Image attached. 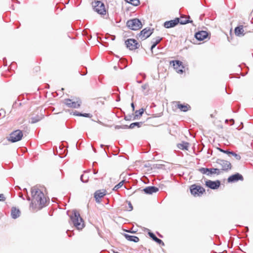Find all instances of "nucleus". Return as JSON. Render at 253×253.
Segmentation results:
<instances>
[{
    "label": "nucleus",
    "instance_id": "nucleus-1",
    "mask_svg": "<svg viewBox=\"0 0 253 253\" xmlns=\"http://www.w3.org/2000/svg\"><path fill=\"white\" fill-rule=\"evenodd\" d=\"M32 202L30 209L33 211H37L45 206L46 199L43 193L37 186L31 188Z\"/></svg>",
    "mask_w": 253,
    "mask_h": 253
},
{
    "label": "nucleus",
    "instance_id": "nucleus-2",
    "mask_svg": "<svg viewBox=\"0 0 253 253\" xmlns=\"http://www.w3.org/2000/svg\"><path fill=\"white\" fill-rule=\"evenodd\" d=\"M70 218L74 225L78 230L82 229L84 226V221L78 211H74L73 213L70 216Z\"/></svg>",
    "mask_w": 253,
    "mask_h": 253
},
{
    "label": "nucleus",
    "instance_id": "nucleus-3",
    "mask_svg": "<svg viewBox=\"0 0 253 253\" xmlns=\"http://www.w3.org/2000/svg\"><path fill=\"white\" fill-rule=\"evenodd\" d=\"M92 6L95 11L100 15H105L106 9L104 3L99 0H94L92 2Z\"/></svg>",
    "mask_w": 253,
    "mask_h": 253
},
{
    "label": "nucleus",
    "instance_id": "nucleus-4",
    "mask_svg": "<svg viewBox=\"0 0 253 253\" xmlns=\"http://www.w3.org/2000/svg\"><path fill=\"white\" fill-rule=\"evenodd\" d=\"M23 136V133L22 130L17 129L12 131L7 138V140L14 143L21 140Z\"/></svg>",
    "mask_w": 253,
    "mask_h": 253
},
{
    "label": "nucleus",
    "instance_id": "nucleus-5",
    "mask_svg": "<svg viewBox=\"0 0 253 253\" xmlns=\"http://www.w3.org/2000/svg\"><path fill=\"white\" fill-rule=\"evenodd\" d=\"M64 104L68 107L71 108H78L80 107L82 101L79 98L65 99L63 101Z\"/></svg>",
    "mask_w": 253,
    "mask_h": 253
},
{
    "label": "nucleus",
    "instance_id": "nucleus-6",
    "mask_svg": "<svg viewBox=\"0 0 253 253\" xmlns=\"http://www.w3.org/2000/svg\"><path fill=\"white\" fill-rule=\"evenodd\" d=\"M126 25L130 29L132 30H139L142 26L141 21L137 18L128 20Z\"/></svg>",
    "mask_w": 253,
    "mask_h": 253
},
{
    "label": "nucleus",
    "instance_id": "nucleus-7",
    "mask_svg": "<svg viewBox=\"0 0 253 253\" xmlns=\"http://www.w3.org/2000/svg\"><path fill=\"white\" fill-rule=\"evenodd\" d=\"M190 189L191 194L195 197L201 196L205 192L203 187L196 184L192 185Z\"/></svg>",
    "mask_w": 253,
    "mask_h": 253
},
{
    "label": "nucleus",
    "instance_id": "nucleus-8",
    "mask_svg": "<svg viewBox=\"0 0 253 253\" xmlns=\"http://www.w3.org/2000/svg\"><path fill=\"white\" fill-rule=\"evenodd\" d=\"M125 44L126 47L131 50L138 49L140 46L139 43L133 39H129L126 40Z\"/></svg>",
    "mask_w": 253,
    "mask_h": 253
},
{
    "label": "nucleus",
    "instance_id": "nucleus-9",
    "mask_svg": "<svg viewBox=\"0 0 253 253\" xmlns=\"http://www.w3.org/2000/svg\"><path fill=\"white\" fill-rule=\"evenodd\" d=\"M173 68L176 72L179 74H182L184 71V66L182 64V62L179 60H174L170 62V64H172Z\"/></svg>",
    "mask_w": 253,
    "mask_h": 253
},
{
    "label": "nucleus",
    "instance_id": "nucleus-10",
    "mask_svg": "<svg viewBox=\"0 0 253 253\" xmlns=\"http://www.w3.org/2000/svg\"><path fill=\"white\" fill-rule=\"evenodd\" d=\"M153 30L150 28H145L142 30L137 35L138 39L141 41H143L150 37L153 33Z\"/></svg>",
    "mask_w": 253,
    "mask_h": 253
},
{
    "label": "nucleus",
    "instance_id": "nucleus-11",
    "mask_svg": "<svg viewBox=\"0 0 253 253\" xmlns=\"http://www.w3.org/2000/svg\"><path fill=\"white\" fill-rule=\"evenodd\" d=\"M217 163L221 167L220 171H227L231 169V164L227 161L218 159L217 161Z\"/></svg>",
    "mask_w": 253,
    "mask_h": 253
},
{
    "label": "nucleus",
    "instance_id": "nucleus-12",
    "mask_svg": "<svg viewBox=\"0 0 253 253\" xmlns=\"http://www.w3.org/2000/svg\"><path fill=\"white\" fill-rule=\"evenodd\" d=\"M205 185L211 189H216L220 186V182L219 180L213 181L211 180H208L206 181Z\"/></svg>",
    "mask_w": 253,
    "mask_h": 253
},
{
    "label": "nucleus",
    "instance_id": "nucleus-13",
    "mask_svg": "<svg viewBox=\"0 0 253 253\" xmlns=\"http://www.w3.org/2000/svg\"><path fill=\"white\" fill-rule=\"evenodd\" d=\"M179 22V18H176L173 20L165 22L164 26L166 28H172L177 25Z\"/></svg>",
    "mask_w": 253,
    "mask_h": 253
},
{
    "label": "nucleus",
    "instance_id": "nucleus-14",
    "mask_svg": "<svg viewBox=\"0 0 253 253\" xmlns=\"http://www.w3.org/2000/svg\"><path fill=\"white\" fill-rule=\"evenodd\" d=\"M208 37V33L205 31H201L196 33L195 37L199 41H203Z\"/></svg>",
    "mask_w": 253,
    "mask_h": 253
},
{
    "label": "nucleus",
    "instance_id": "nucleus-15",
    "mask_svg": "<svg viewBox=\"0 0 253 253\" xmlns=\"http://www.w3.org/2000/svg\"><path fill=\"white\" fill-rule=\"evenodd\" d=\"M106 194V190L105 189L98 190L94 193V198L97 202L103 197Z\"/></svg>",
    "mask_w": 253,
    "mask_h": 253
},
{
    "label": "nucleus",
    "instance_id": "nucleus-16",
    "mask_svg": "<svg viewBox=\"0 0 253 253\" xmlns=\"http://www.w3.org/2000/svg\"><path fill=\"white\" fill-rule=\"evenodd\" d=\"M239 180H243V177L242 175L239 173H236L229 176L228 178V181L229 182H233L237 181Z\"/></svg>",
    "mask_w": 253,
    "mask_h": 253
},
{
    "label": "nucleus",
    "instance_id": "nucleus-17",
    "mask_svg": "<svg viewBox=\"0 0 253 253\" xmlns=\"http://www.w3.org/2000/svg\"><path fill=\"white\" fill-rule=\"evenodd\" d=\"M159 189L154 186H149L143 189V191L148 194H152L153 193L157 192L158 191Z\"/></svg>",
    "mask_w": 253,
    "mask_h": 253
},
{
    "label": "nucleus",
    "instance_id": "nucleus-18",
    "mask_svg": "<svg viewBox=\"0 0 253 253\" xmlns=\"http://www.w3.org/2000/svg\"><path fill=\"white\" fill-rule=\"evenodd\" d=\"M190 16H181L180 18H179V23L182 25L186 24L189 23H192L193 21L190 20Z\"/></svg>",
    "mask_w": 253,
    "mask_h": 253
},
{
    "label": "nucleus",
    "instance_id": "nucleus-19",
    "mask_svg": "<svg viewBox=\"0 0 253 253\" xmlns=\"http://www.w3.org/2000/svg\"><path fill=\"white\" fill-rule=\"evenodd\" d=\"M244 30L243 26L241 25L240 26L237 27L235 29V35L237 36H244L245 33Z\"/></svg>",
    "mask_w": 253,
    "mask_h": 253
},
{
    "label": "nucleus",
    "instance_id": "nucleus-20",
    "mask_svg": "<svg viewBox=\"0 0 253 253\" xmlns=\"http://www.w3.org/2000/svg\"><path fill=\"white\" fill-rule=\"evenodd\" d=\"M177 108L179 109L181 111L186 112L189 110L191 109V107L189 105L186 104H182L179 102L177 103Z\"/></svg>",
    "mask_w": 253,
    "mask_h": 253
},
{
    "label": "nucleus",
    "instance_id": "nucleus-21",
    "mask_svg": "<svg viewBox=\"0 0 253 253\" xmlns=\"http://www.w3.org/2000/svg\"><path fill=\"white\" fill-rule=\"evenodd\" d=\"M20 214V211L16 207H12L11 211V215L13 218L15 219L18 217Z\"/></svg>",
    "mask_w": 253,
    "mask_h": 253
},
{
    "label": "nucleus",
    "instance_id": "nucleus-22",
    "mask_svg": "<svg viewBox=\"0 0 253 253\" xmlns=\"http://www.w3.org/2000/svg\"><path fill=\"white\" fill-rule=\"evenodd\" d=\"M125 237L127 240L129 241L134 242L135 243H137L139 241V239L138 238V237L135 236H131L128 234H125Z\"/></svg>",
    "mask_w": 253,
    "mask_h": 253
},
{
    "label": "nucleus",
    "instance_id": "nucleus-23",
    "mask_svg": "<svg viewBox=\"0 0 253 253\" xmlns=\"http://www.w3.org/2000/svg\"><path fill=\"white\" fill-rule=\"evenodd\" d=\"M144 113V109L143 108H141L139 109V110H136L134 112V115L133 117V120H137L140 118V117L142 116V115Z\"/></svg>",
    "mask_w": 253,
    "mask_h": 253
},
{
    "label": "nucleus",
    "instance_id": "nucleus-24",
    "mask_svg": "<svg viewBox=\"0 0 253 253\" xmlns=\"http://www.w3.org/2000/svg\"><path fill=\"white\" fill-rule=\"evenodd\" d=\"M148 234L149 236L157 243L159 244H162L163 245H164L163 242L161 239L158 238L153 233L149 232Z\"/></svg>",
    "mask_w": 253,
    "mask_h": 253
},
{
    "label": "nucleus",
    "instance_id": "nucleus-25",
    "mask_svg": "<svg viewBox=\"0 0 253 253\" xmlns=\"http://www.w3.org/2000/svg\"><path fill=\"white\" fill-rule=\"evenodd\" d=\"M178 148L181 150H188L189 147V143L188 142H182L181 143L177 144Z\"/></svg>",
    "mask_w": 253,
    "mask_h": 253
},
{
    "label": "nucleus",
    "instance_id": "nucleus-26",
    "mask_svg": "<svg viewBox=\"0 0 253 253\" xmlns=\"http://www.w3.org/2000/svg\"><path fill=\"white\" fill-rule=\"evenodd\" d=\"M221 173V171L219 169H209V172L207 173L208 175H211L212 174H219Z\"/></svg>",
    "mask_w": 253,
    "mask_h": 253
},
{
    "label": "nucleus",
    "instance_id": "nucleus-27",
    "mask_svg": "<svg viewBox=\"0 0 253 253\" xmlns=\"http://www.w3.org/2000/svg\"><path fill=\"white\" fill-rule=\"evenodd\" d=\"M143 125L142 122H136L131 123L128 126L129 128H134L135 127H140Z\"/></svg>",
    "mask_w": 253,
    "mask_h": 253
},
{
    "label": "nucleus",
    "instance_id": "nucleus-28",
    "mask_svg": "<svg viewBox=\"0 0 253 253\" xmlns=\"http://www.w3.org/2000/svg\"><path fill=\"white\" fill-rule=\"evenodd\" d=\"M125 1L134 6L139 5L140 3L139 0H125Z\"/></svg>",
    "mask_w": 253,
    "mask_h": 253
},
{
    "label": "nucleus",
    "instance_id": "nucleus-29",
    "mask_svg": "<svg viewBox=\"0 0 253 253\" xmlns=\"http://www.w3.org/2000/svg\"><path fill=\"white\" fill-rule=\"evenodd\" d=\"M161 40H162V38H161L160 37H158L156 39L155 41L154 42H153V43L152 45L151 48L152 51L153 50V49L156 46V45L160 42Z\"/></svg>",
    "mask_w": 253,
    "mask_h": 253
},
{
    "label": "nucleus",
    "instance_id": "nucleus-30",
    "mask_svg": "<svg viewBox=\"0 0 253 253\" xmlns=\"http://www.w3.org/2000/svg\"><path fill=\"white\" fill-rule=\"evenodd\" d=\"M74 115H77V116H83V117H87V118H91L92 117V115H91L89 113H84V114H81V113L79 114V113H78L77 114V112L74 113Z\"/></svg>",
    "mask_w": 253,
    "mask_h": 253
},
{
    "label": "nucleus",
    "instance_id": "nucleus-31",
    "mask_svg": "<svg viewBox=\"0 0 253 253\" xmlns=\"http://www.w3.org/2000/svg\"><path fill=\"white\" fill-rule=\"evenodd\" d=\"M124 181L123 180L116 185L113 189L114 191H117L118 189L121 188L124 185Z\"/></svg>",
    "mask_w": 253,
    "mask_h": 253
},
{
    "label": "nucleus",
    "instance_id": "nucleus-32",
    "mask_svg": "<svg viewBox=\"0 0 253 253\" xmlns=\"http://www.w3.org/2000/svg\"><path fill=\"white\" fill-rule=\"evenodd\" d=\"M199 171L203 174H207L209 172V169L202 168L199 169Z\"/></svg>",
    "mask_w": 253,
    "mask_h": 253
},
{
    "label": "nucleus",
    "instance_id": "nucleus-33",
    "mask_svg": "<svg viewBox=\"0 0 253 253\" xmlns=\"http://www.w3.org/2000/svg\"><path fill=\"white\" fill-rule=\"evenodd\" d=\"M230 154L233 155L235 158V159L237 160H240L241 159L240 156L239 155L236 154L234 152H232V153H230Z\"/></svg>",
    "mask_w": 253,
    "mask_h": 253
},
{
    "label": "nucleus",
    "instance_id": "nucleus-34",
    "mask_svg": "<svg viewBox=\"0 0 253 253\" xmlns=\"http://www.w3.org/2000/svg\"><path fill=\"white\" fill-rule=\"evenodd\" d=\"M127 203H128V208H127V210L128 211H132L133 210V207H132L131 203H130V202H128Z\"/></svg>",
    "mask_w": 253,
    "mask_h": 253
},
{
    "label": "nucleus",
    "instance_id": "nucleus-35",
    "mask_svg": "<svg viewBox=\"0 0 253 253\" xmlns=\"http://www.w3.org/2000/svg\"><path fill=\"white\" fill-rule=\"evenodd\" d=\"M218 149L220 151H221L224 153L227 154H230V153H232V152L223 150L220 148H219Z\"/></svg>",
    "mask_w": 253,
    "mask_h": 253
},
{
    "label": "nucleus",
    "instance_id": "nucleus-36",
    "mask_svg": "<svg viewBox=\"0 0 253 253\" xmlns=\"http://www.w3.org/2000/svg\"><path fill=\"white\" fill-rule=\"evenodd\" d=\"M5 198L2 194H0V201H4Z\"/></svg>",
    "mask_w": 253,
    "mask_h": 253
},
{
    "label": "nucleus",
    "instance_id": "nucleus-37",
    "mask_svg": "<svg viewBox=\"0 0 253 253\" xmlns=\"http://www.w3.org/2000/svg\"><path fill=\"white\" fill-rule=\"evenodd\" d=\"M148 85H147V84H144L142 86V87L144 89H146L147 87H148Z\"/></svg>",
    "mask_w": 253,
    "mask_h": 253
},
{
    "label": "nucleus",
    "instance_id": "nucleus-38",
    "mask_svg": "<svg viewBox=\"0 0 253 253\" xmlns=\"http://www.w3.org/2000/svg\"><path fill=\"white\" fill-rule=\"evenodd\" d=\"M84 175H82L81 177V180L83 181V182H86V180L84 181L83 179L84 177Z\"/></svg>",
    "mask_w": 253,
    "mask_h": 253
},
{
    "label": "nucleus",
    "instance_id": "nucleus-39",
    "mask_svg": "<svg viewBox=\"0 0 253 253\" xmlns=\"http://www.w3.org/2000/svg\"><path fill=\"white\" fill-rule=\"evenodd\" d=\"M131 107H132V108L133 110H134V104H133V103H131Z\"/></svg>",
    "mask_w": 253,
    "mask_h": 253
},
{
    "label": "nucleus",
    "instance_id": "nucleus-40",
    "mask_svg": "<svg viewBox=\"0 0 253 253\" xmlns=\"http://www.w3.org/2000/svg\"><path fill=\"white\" fill-rule=\"evenodd\" d=\"M37 121H34V120H33V121H32V123H35L37 122Z\"/></svg>",
    "mask_w": 253,
    "mask_h": 253
}]
</instances>
